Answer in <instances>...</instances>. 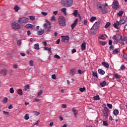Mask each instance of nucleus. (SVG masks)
<instances>
[{
	"mask_svg": "<svg viewBox=\"0 0 127 127\" xmlns=\"http://www.w3.org/2000/svg\"><path fill=\"white\" fill-rule=\"evenodd\" d=\"M101 24V20H98V21L96 22V28H98L99 27V25Z\"/></svg>",
	"mask_w": 127,
	"mask_h": 127,
	"instance_id": "nucleus-27",
	"label": "nucleus"
},
{
	"mask_svg": "<svg viewBox=\"0 0 127 127\" xmlns=\"http://www.w3.org/2000/svg\"><path fill=\"white\" fill-rule=\"evenodd\" d=\"M33 102L34 103H39V102H40V99L38 98H35L33 100Z\"/></svg>",
	"mask_w": 127,
	"mask_h": 127,
	"instance_id": "nucleus-30",
	"label": "nucleus"
},
{
	"mask_svg": "<svg viewBox=\"0 0 127 127\" xmlns=\"http://www.w3.org/2000/svg\"><path fill=\"white\" fill-rule=\"evenodd\" d=\"M41 14L43 15L44 16H46V15L48 14V13L46 12H41Z\"/></svg>",
	"mask_w": 127,
	"mask_h": 127,
	"instance_id": "nucleus-50",
	"label": "nucleus"
},
{
	"mask_svg": "<svg viewBox=\"0 0 127 127\" xmlns=\"http://www.w3.org/2000/svg\"><path fill=\"white\" fill-rule=\"evenodd\" d=\"M110 25H111V23L110 22H107L105 26V28H108V27H109Z\"/></svg>",
	"mask_w": 127,
	"mask_h": 127,
	"instance_id": "nucleus-38",
	"label": "nucleus"
},
{
	"mask_svg": "<svg viewBox=\"0 0 127 127\" xmlns=\"http://www.w3.org/2000/svg\"><path fill=\"white\" fill-rule=\"evenodd\" d=\"M119 113L120 112H119V110L117 109L114 110L113 111V114L115 116H118V115H119Z\"/></svg>",
	"mask_w": 127,
	"mask_h": 127,
	"instance_id": "nucleus-23",
	"label": "nucleus"
},
{
	"mask_svg": "<svg viewBox=\"0 0 127 127\" xmlns=\"http://www.w3.org/2000/svg\"><path fill=\"white\" fill-rule=\"evenodd\" d=\"M94 20H96V17H92L90 19L91 22H93Z\"/></svg>",
	"mask_w": 127,
	"mask_h": 127,
	"instance_id": "nucleus-46",
	"label": "nucleus"
},
{
	"mask_svg": "<svg viewBox=\"0 0 127 127\" xmlns=\"http://www.w3.org/2000/svg\"><path fill=\"white\" fill-rule=\"evenodd\" d=\"M13 68H14V69H16V68H17V64H13Z\"/></svg>",
	"mask_w": 127,
	"mask_h": 127,
	"instance_id": "nucleus-63",
	"label": "nucleus"
},
{
	"mask_svg": "<svg viewBox=\"0 0 127 127\" xmlns=\"http://www.w3.org/2000/svg\"><path fill=\"white\" fill-rule=\"evenodd\" d=\"M14 9L15 11H18V10H19V7L17 5H16L14 7Z\"/></svg>",
	"mask_w": 127,
	"mask_h": 127,
	"instance_id": "nucleus-36",
	"label": "nucleus"
},
{
	"mask_svg": "<svg viewBox=\"0 0 127 127\" xmlns=\"http://www.w3.org/2000/svg\"><path fill=\"white\" fill-rule=\"evenodd\" d=\"M107 106L108 107V108H109V109H113V105L111 104H107Z\"/></svg>",
	"mask_w": 127,
	"mask_h": 127,
	"instance_id": "nucleus-48",
	"label": "nucleus"
},
{
	"mask_svg": "<svg viewBox=\"0 0 127 127\" xmlns=\"http://www.w3.org/2000/svg\"><path fill=\"white\" fill-rule=\"evenodd\" d=\"M3 114H4L5 115H6L7 116H8V115H9V113L7 112H5V111H3Z\"/></svg>",
	"mask_w": 127,
	"mask_h": 127,
	"instance_id": "nucleus-62",
	"label": "nucleus"
},
{
	"mask_svg": "<svg viewBox=\"0 0 127 127\" xmlns=\"http://www.w3.org/2000/svg\"><path fill=\"white\" fill-rule=\"evenodd\" d=\"M121 70H125L126 69V66H125V65L122 64L121 66Z\"/></svg>",
	"mask_w": 127,
	"mask_h": 127,
	"instance_id": "nucleus-54",
	"label": "nucleus"
},
{
	"mask_svg": "<svg viewBox=\"0 0 127 127\" xmlns=\"http://www.w3.org/2000/svg\"><path fill=\"white\" fill-rule=\"evenodd\" d=\"M96 8L98 10H101L102 14H106V13L109 12V9L107 8V7L100 3H96Z\"/></svg>",
	"mask_w": 127,
	"mask_h": 127,
	"instance_id": "nucleus-1",
	"label": "nucleus"
},
{
	"mask_svg": "<svg viewBox=\"0 0 127 127\" xmlns=\"http://www.w3.org/2000/svg\"><path fill=\"white\" fill-rule=\"evenodd\" d=\"M83 24L84 25H87V24H88V20H87L86 19L84 20L83 22Z\"/></svg>",
	"mask_w": 127,
	"mask_h": 127,
	"instance_id": "nucleus-55",
	"label": "nucleus"
},
{
	"mask_svg": "<svg viewBox=\"0 0 127 127\" xmlns=\"http://www.w3.org/2000/svg\"><path fill=\"white\" fill-rule=\"evenodd\" d=\"M119 7V2L116 0H114L112 4V8H114V9H118Z\"/></svg>",
	"mask_w": 127,
	"mask_h": 127,
	"instance_id": "nucleus-8",
	"label": "nucleus"
},
{
	"mask_svg": "<svg viewBox=\"0 0 127 127\" xmlns=\"http://www.w3.org/2000/svg\"><path fill=\"white\" fill-rule=\"evenodd\" d=\"M17 93L18 94L20 95V96H22V94H23L22 89H19L17 91Z\"/></svg>",
	"mask_w": 127,
	"mask_h": 127,
	"instance_id": "nucleus-33",
	"label": "nucleus"
},
{
	"mask_svg": "<svg viewBox=\"0 0 127 127\" xmlns=\"http://www.w3.org/2000/svg\"><path fill=\"white\" fill-rule=\"evenodd\" d=\"M113 39L114 40V42L115 43H118L119 41L120 42L121 41V35L120 34H116L113 37Z\"/></svg>",
	"mask_w": 127,
	"mask_h": 127,
	"instance_id": "nucleus-6",
	"label": "nucleus"
},
{
	"mask_svg": "<svg viewBox=\"0 0 127 127\" xmlns=\"http://www.w3.org/2000/svg\"><path fill=\"white\" fill-rule=\"evenodd\" d=\"M123 57L125 59H127V55H124Z\"/></svg>",
	"mask_w": 127,
	"mask_h": 127,
	"instance_id": "nucleus-64",
	"label": "nucleus"
},
{
	"mask_svg": "<svg viewBox=\"0 0 127 127\" xmlns=\"http://www.w3.org/2000/svg\"><path fill=\"white\" fill-rule=\"evenodd\" d=\"M71 74L72 76H74L75 74H76V69H72L70 70Z\"/></svg>",
	"mask_w": 127,
	"mask_h": 127,
	"instance_id": "nucleus-28",
	"label": "nucleus"
},
{
	"mask_svg": "<svg viewBox=\"0 0 127 127\" xmlns=\"http://www.w3.org/2000/svg\"><path fill=\"white\" fill-rule=\"evenodd\" d=\"M103 125L105 126V127H108V126H109V124L108 123V121H103Z\"/></svg>",
	"mask_w": 127,
	"mask_h": 127,
	"instance_id": "nucleus-41",
	"label": "nucleus"
},
{
	"mask_svg": "<svg viewBox=\"0 0 127 127\" xmlns=\"http://www.w3.org/2000/svg\"><path fill=\"white\" fill-rule=\"evenodd\" d=\"M29 64L30 66H33V61L30 60L29 62Z\"/></svg>",
	"mask_w": 127,
	"mask_h": 127,
	"instance_id": "nucleus-56",
	"label": "nucleus"
},
{
	"mask_svg": "<svg viewBox=\"0 0 127 127\" xmlns=\"http://www.w3.org/2000/svg\"><path fill=\"white\" fill-rule=\"evenodd\" d=\"M123 14H124V11H120L119 12L117 13V15L120 17L122 16Z\"/></svg>",
	"mask_w": 127,
	"mask_h": 127,
	"instance_id": "nucleus-32",
	"label": "nucleus"
},
{
	"mask_svg": "<svg viewBox=\"0 0 127 127\" xmlns=\"http://www.w3.org/2000/svg\"><path fill=\"white\" fill-rule=\"evenodd\" d=\"M43 93V91L41 90H40L39 92V93L37 94V97H39L40 96H41Z\"/></svg>",
	"mask_w": 127,
	"mask_h": 127,
	"instance_id": "nucleus-39",
	"label": "nucleus"
},
{
	"mask_svg": "<svg viewBox=\"0 0 127 127\" xmlns=\"http://www.w3.org/2000/svg\"><path fill=\"white\" fill-rule=\"evenodd\" d=\"M114 77L115 79H121V75H119L118 73H116L114 75Z\"/></svg>",
	"mask_w": 127,
	"mask_h": 127,
	"instance_id": "nucleus-26",
	"label": "nucleus"
},
{
	"mask_svg": "<svg viewBox=\"0 0 127 127\" xmlns=\"http://www.w3.org/2000/svg\"><path fill=\"white\" fill-rule=\"evenodd\" d=\"M119 26H120V22H119V21H117L116 23H115L113 24V26L115 27V28H116L117 29H119Z\"/></svg>",
	"mask_w": 127,
	"mask_h": 127,
	"instance_id": "nucleus-15",
	"label": "nucleus"
},
{
	"mask_svg": "<svg viewBox=\"0 0 127 127\" xmlns=\"http://www.w3.org/2000/svg\"><path fill=\"white\" fill-rule=\"evenodd\" d=\"M96 23H94V25L90 29V32L91 34H95V32H96Z\"/></svg>",
	"mask_w": 127,
	"mask_h": 127,
	"instance_id": "nucleus-11",
	"label": "nucleus"
},
{
	"mask_svg": "<svg viewBox=\"0 0 127 127\" xmlns=\"http://www.w3.org/2000/svg\"><path fill=\"white\" fill-rule=\"evenodd\" d=\"M127 40V37L124 36H122V35H121V37H120V43L121 44V45H125V42H124V41H126Z\"/></svg>",
	"mask_w": 127,
	"mask_h": 127,
	"instance_id": "nucleus-9",
	"label": "nucleus"
},
{
	"mask_svg": "<svg viewBox=\"0 0 127 127\" xmlns=\"http://www.w3.org/2000/svg\"><path fill=\"white\" fill-rule=\"evenodd\" d=\"M6 102H7V98L5 97L3 99V103L4 104H5V103H6Z\"/></svg>",
	"mask_w": 127,
	"mask_h": 127,
	"instance_id": "nucleus-53",
	"label": "nucleus"
},
{
	"mask_svg": "<svg viewBox=\"0 0 127 127\" xmlns=\"http://www.w3.org/2000/svg\"><path fill=\"white\" fill-rule=\"evenodd\" d=\"M29 17H30V19L31 20H32L33 21L35 20V16H30Z\"/></svg>",
	"mask_w": 127,
	"mask_h": 127,
	"instance_id": "nucleus-44",
	"label": "nucleus"
},
{
	"mask_svg": "<svg viewBox=\"0 0 127 127\" xmlns=\"http://www.w3.org/2000/svg\"><path fill=\"white\" fill-rule=\"evenodd\" d=\"M127 17L124 16L120 19V24H124L125 23L127 22Z\"/></svg>",
	"mask_w": 127,
	"mask_h": 127,
	"instance_id": "nucleus-10",
	"label": "nucleus"
},
{
	"mask_svg": "<svg viewBox=\"0 0 127 127\" xmlns=\"http://www.w3.org/2000/svg\"><path fill=\"white\" fill-rule=\"evenodd\" d=\"M56 20V18H55V16H53L51 19V21H55Z\"/></svg>",
	"mask_w": 127,
	"mask_h": 127,
	"instance_id": "nucleus-58",
	"label": "nucleus"
},
{
	"mask_svg": "<svg viewBox=\"0 0 127 127\" xmlns=\"http://www.w3.org/2000/svg\"><path fill=\"white\" fill-rule=\"evenodd\" d=\"M61 4L66 7H70L73 5V0H62Z\"/></svg>",
	"mask_w": 127,
	"mask_h": 127,
	"instance_id": "nucleus-2",
	"label": "nucleus"
},
{
	"mask_svg": "<svg viewBox=\"0 0 127 127\" xmlns=\"http://www.w3.org/2000/svg\"><path fill=\"white\" fill-rule=\"evenodd\" d=\"M25 28H32V29H33L34 28V25L31 24H27L25 26Z\"/></svg>",
	"mask_w": 127,
	"mask_h": 127,
	"instance_id": "nucleus-16",
	"label": "nucleus"
},
{
	"mask_svg": "<svg viewBox=\"0 0 127 127\" xmlns=\"http://www.w3.org/2000/svg\"><path fill=\"white\" fill-rule=\"evenodd\" d=\"M81 50L84 51V50H86V42H83L81 45Z\"/></svg>",
	"mask_w": 127,
	"mask_h": 127,
	"instance_id": "nucleus-20",
	"label": "nucleus"
},
{
	"mask_svg": "<svg viewBox=\"0 0 127 127\" xmlns=\"http://www.w3.org/2000/svg\"><path fill=\"white\" fill-rule=\"evenodd\" d=\"M29 20V19L24 17L20 18L18 21V23H26V22H27Z\"/></svg>",
	"mask_w": 127,
	"mask_h": 127,
	"instance_id": "nucleus-7",
	"label": "nucleus"
},
{
	"mask_svg": "<svg viewBox=\"0 0 127 127\" xmlns=\"http://www.w3.org/2000/svg\"><path fill=\"white\" fill-rule=\"evenodd\" d=\"M100 86H101V87H104V86H106V85H107V82H106V81H103L102 83H100Z\"/></svg>",
	"mask_w": 127,
	"mask_h": 127,
	"instance_id": "nucleus-31",
	"label": "nucleus"
},
{
	"mask_svg": "<svg viewBox=\"0 0 127 127\" xmlns=\"http://www.w3.org/2000/svg\"><path fill=\"white\" fill-rule=\"evenodd\" d=\"M44 27L45 29L48 28V27L49 28H51V26H48V24L47 23L44 24Z\"/></svg>",
	"mask_w": 127,
	"mask_h": 127,
	"instance_id": "nucleus-29",
	"label": "nucleus"
},
{
	"mask_svg": "<svg viewBox=\"0 0 127 127\" xmlns=\"http://www.w3.org/2000/svg\"><path fill=\"white\" fill-rule=\"evenodd\" d=\"M120 49H115L112 52V54L116 55V54H119V53L120 52Z\"/></svg>",
	"mask_w": 127,
	"mask_h": 127,
	"instance_id": "nucleus-19",
	"label": "nucleus"
},
{
	"mask_svg": "<svg viewBox=\"0 0 127 127\" xmlns=\"http://www.w3.org/2000/svg\"><path fill=\"white\" fill-rule=\"evenodd\" d=\"M102 64L103 65V66H104V67H105V68H109L110 67V65L109 64V63L104 62H102Z\"/></svg>",
	"mask_w": 127,
	"mask_h": 127,
	"instance_id": "nucleus-18",
	"label": "nucleus"
},
{
	"mask_svg": "<svg viewBox=\"0 0 127 127\" xmlns=\"http://www.w3.org/2000/svg\"><path fill=\"white\" fill-rule=\"evenodd\" d=\"M62 41H63V42H69V36H63L62 39Z\"/></svg>",
	"mask_w": 127,
	"mask_h": 127,
	"instance_id": "nucleus-12",
	"label": "nucleus"
},
{
	"mask_svg": "<svg viewBox=\"0 0 127 127\" xmlns=\"http://www.w3.org/2000/svg\"><path fill=\"white\" fill-rule=\"evenodd\" d=\"M44 33V30H42L41 31H37V34L38 35H42Z\"/></svg>",
	"mask_w": 127,
	"mask_h": 127,
	"instance_id": "nucleus-25",
	"label": "nucleus"
},
{
	"mask_svg": "<svg viewBox=\"0 0 127 127\" xmlns=\"http://www.w3.org/2000/svg\"><path fill=\"white\" fill-rule=\"evenodd\" d=\"M34 49L36 50H39V44L37 43L34 45Z\"/></svg>",
	"mask_w": 127,
	"mask_h": 127,
	"instance_id": "nucleus-22",
	"label": "nucleus"
},
{
	"mask_svg": "<svg viewBox=\"0 0 127 127\" xmlns=\"http://www.w3.org/2000/svg\"><path fill=\"white\" fill-rule=\"evenodd\" d=\"M52 78L54 79V80H56L57 77H56V75L55 74L52 75Z\"/></svg>",
	"mask_w": 127,
	"mask_h": 127,
	"instance_id": "nucleus-49",
	"label": "nucleus"
},
{
	"mask_svg": "<svg viewBox=\"0 0 127 127\" xmlns=\"http://www.w3.org/2000/svg\"><path fill=\"white\" fill-rule=\"evenodd\" d=\"M98 73L100 75H105V71L102 69H98Z\"/></svg>",
	"mask_w": 127,
	"mask_h": 127,
	"instance_id": "nucleus-21",
	"label": "nucleus"
},
{
	"mask_svg": "<svg viewBox=\"0 0 127 127\" xmlns=\"http://www.w3.org/2000/svg\"><path fill=\"white\" fill-rule=\"evenodd\" d=\"M29 116L28 115V114H26L24 117V119L27 120H29Z\"/></svg>",
	"mask_w": 127,
	"mask_h": 127,
	"instance_id": "nucleus-43",
	"label": "nucleus"
},
{
	"mask_svg": "<svg viewBox=\"0 0 127 127\" xmlns=\"http://www.w3.org/2000/svg\"><path fill=\"white\" fill-rule=\"evenodd\" d=\"M99 44H100V45H102V46H104V45H106V44H107V43H106L105 42L100 41Z\"/></svg>",
	"mask_w": 127,
	"mask_h": 127,
	"instance_id": "nucleus-37",
	"label": "nucleus"
},
{
	"mask_svg": "<svg viewBox=\"0 0 127 127\" xmlns=\"http://www.w3.org/2000/svg\"><path fill=\"white\" fill-rule=\"evenodd\" d=\"M17 44L18 46H20V45H21V40H18L17 41Z\"/></svg>",
	"mask_w": 127,
	"mask_h": 127,
	"instance_id": "nucleus-42",
	"label": "nucleus"
},
{
	"mask_svg": "<svg viewBox=\"0 0 127 127\" xmlns=\"http://www.w3.org/2000/svg\"><path fill=\"white\" fill-rule=\"evenodd\" d=\"M10 93H11V94H13V93H14L13 88L11 87V88H10Z\"/></svg>",
	"mask_w": 127,
	"mask_h": 127,
	"instance_id": "nucleus-51",
	"label": "nucleus"
},
{
	"mask_svg": "<svg viewBox=\"0 0 127 127\" xmlns=\"http://www.w3.org/2000/svg\"><path fill=\"white\" fill-rule=\"evenodd\" d=\"M101 100V98H100V96L96 95V101H100Z\"/></svg>",
	"mask_w": 127,
	"mask_h": 127,
	"instance_id": "nucleus-47",
	"label": "nucleus"
},
{
	"mask_svg": "<svg viewBox=\"0 0 127 127\" xmlns=\"http://www.w3.org/2000/svg\"><path fill=\"white\" fill-rule=\"evenodd\" d=\"M34 115H35V116H39V112H37V111H35L34 112Z\"/></svg>",
	"mask_w": 127,
	"mask_h": 127,
	"instance_id": "nucleus-60",
	"label": "nucleus"
},
{
	"mask_svg": "<svg viewBox=\"0 0 127 127\" xmlns=\"http://www.w3.org/2000/svg\"><path fill=\"white\" fill-rule=\"evenodd\" d=\"M109 45H113V41H112V40H109Z\"/></svg>",
	"mask_w": 127,
	"mask_h": 127,
	"instance_id": "nucleus-61",
	"label": "nucleus"
},
{
	"mask_svg": "<svg viewBox=\"0 0 127 127\" xmlns=\"http://www.w3.org/2000/svg\"><path fill=\"white\" fill-rule=\"evenodd\" d=\"M62 108H63V109H66V108H67V105L65 104H63L62 105Z\"/></svg>",
	"mask_w": 127,
	"mask_h": 127,
	"instance_id": "nucleus-57",
	"label": "nucleus"
},
{
	"mask_svg": "<svg viewBox=\"0 0 127 127\" xmlns=\"http://www.w3.org/2000/svg\"><path fill=\"white\" fill-rule=\"evenodd\" d=\"M78 19L76 18L74 21V23L72 24L71 25L72 29H74V27H75V26L77 25V24L78 23Z\"/></svg>",
	"mask_w": 127,
	"mask_h": 127,
	"instance_id": "nucleus-14",
	"label": "nucleus"
},
{
	"mask_svg": "<svg viewBox=\"0 0 127 127\" xmlns=\"http://www.w3.org/2000/svg\"><path fill=\"white\" fill-rule=\"evenodd\" d=\"M1 74H2V75H3L4 76H5V75H6V73H7V70L6 69H3L1 72Z\"/></svg>",
	"mask_w": 127,
	"mask_h": 127,
	"instance_id": "nucleus-24",
	"label": "nucleus"
},
{
	"mask_svg": "<svg viewBox=\"0 0 127 127\" xmlns=\"http://www.w3.org/2000/svg\"><path fill=\"white\" fill-rule=\"evenodd\" d=\"M54 57L57 59H60V56L58 55H55Z\"/></svg>",
	"mask_w": 127,
	"mask_h": 127,
	"instance_id": "nucleus-52",
	"label": "nucleus"
},
{
	"mask_svg": "<svg viewBox=\"0 0 127 127\" xmlns=\"http://www.w3.org/2000/svg\"><path fill=\"white\" fill-rule=\"evenodd\" d=\"M23 27L19 25V24L16 23V22H14L12 23V28L14 29L15 30H17V29H21Z\"/></svg>",
	"mask_w": 127,
	"mask_h": 127,
	"instance_id": "nucleus-4",
	"label": "nucleus"
},
{
	"mask_svg": "<svg viewBox=\"0 0 127 127\" xmlns=\"http://www.w3.org/2000/svg\"><path fill=\"white\" fill-rule=\"evenodd\" d=\"M99 39H102L103 40H105V39H106V38H108V36L106 35H100L99 37H98Z\"/></svg>",
	"mask_w": 127,
	"mask_h": 127,
	"instance_id": "nucleus-17",
	"label": "nucleus"
},
{
	"mask_svg": "<svg viewBox=\"0 0 127 127\" xmlns=\"http://www.w3.org/2000/svg\"><path fill=\"white\" fill-rule=\"evenodd\" d=\"M72 111L75 117H76L77 115H78V114H79V112H78V110H77V109H76V108L73 107L72 109Z\"/></svg>",
	"mask_w": 127,
	"mask_h": 127,
	"instance_id": "nucleus-13",
	"label": "nucleus"
},
{
	"mask_svg": "<svg viewBox=\"0 0 127 127\" xmlns=\"http://www.w3.org/2000/svg\"><path fill=\"white\" fill-rule=\"evenodd\" d=\"M73 14L74 16H77V15H78V10H74Z\"/></svg>",
	"mask_w": 127,
	"mask_h": 127,
	"instance_id": "nucleus-34",
	"label": "nucleus"
},
{
	"mask_svg": "<svg viewBox=\"0 0 127 127\" xmlns=\"http://www.w3.org/2000/svg\"><path fill=\"white\" fill-rule=\"evenodd\" d=\"M103 119L104 120H107L108 119V116H109V109L105 107L103 111Z\"/></svg>",
	"mask_w": 127,
	"mask_h": 127,
	"instance_id": "nucleus-5",
	"label": "nucleus"
},
{
	"mask_svg": "<svg viewBox=\"0 0 127 127\" xmlns=\"http://www.w3.org/2000/svg\"><path fill=\"white\" fill-rule=\"evenodd\" d=\"M80 92H83L86 91V88L85 87L79 88Z\"/></svg>",
	"mask_w": 127,
	"mask_h": 127,
	"instance_id": "nucleus-45",
	"label": "nucleus"
},
{
	"mask_svg": "<svg viewBox=\"0 0 127 127\" xmlns=\"http://www.w3.org/2000/svg\"><path fill=\"white\" fill-rule=\"evenodd\" d=\"M66 8H63L62 9V12H64V14L66 15L67 14V13L66 12Z\"/></svg>",
	"mask_w": 127,
	"mask_h": 127,
	"instance_id": "nucleus-35",
	"label": "nucleus"
},
{
	"mask_svg": "<svg viewBox=\"0 0 127 127\" xmlns=\"http://www.w3.org/2000/svg\"><path fill=\"white\" fill-rule=\"evenodd\" d=\"M29 88H30V86L29 85L27 84V85H26L25 86V88H24L25 91L28 90V89H29Z\"/></svg>",
	"mask_w": 127,
	"mask_h": 127,
	"instance_id": "nucleus-40",
	"label": "nucleus"
},
{
	"mask_svg": "<svg viewBox=\"0 0 127 127\" xmlns=\"http://www.w3.org/2000/svg\"><path fill=\"white\" fill-rule=\"evenodd\" d=\"M58 21L59 24H60L61 26H65V25H66V20H65L64 16H60L59 17Z\"/></svg>",
	"mask_w": 127,
	"mask_h": 127,
	"instance_id": "nucleus-3",
	"label": "nucleus"
},
{
	"mask_svg": "<svg viewBox=\"0 0 127 127\" xmlns=\"http://www.w3.org/2000/svg\"><path fill=\"white\" fill-rule=\"evenodd\" d=\"M114 47L113 45H111V46L109 47L110 50H114Z\"/></svg>",
	"mask_w": 127,
	"mask_h": 127,
	"instance_id": "nucleus-59",
	"label": "nucleus"
}]
</instances>
